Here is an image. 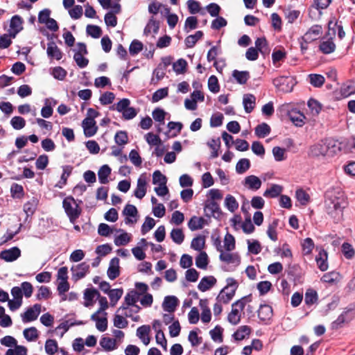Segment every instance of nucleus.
Listing matches in <instances>:
<instances>
[{"label": "nucleus", "instance_id": "obj_43", "mask_svg": "<svg viewBox=\"0 0 355 355\" xmlns=\"http://www.w3.org/2000/svg\"><path fill=\"white\" fill-rule=\"evenodd\" d=\"M224 205L230 212L232 213L239 208V202L236 201V198L230 194L227 195L225 197Z\"/></svg>", "mask_w": 355, "mask_h": 355}, {"label": "nucleus", "instance_id": "obj_42", "mask_svg": "<svg viewBox=\"0 0 355 355\" xmlns=\"http://www.w3.org/2000/svg\"><path fill=\"white\" fill-rule=\"evenodd\" d=\"M209 263L207 254L205 251H201L196 257V266L200 269H206Z\"/></svg>", "mask_w": 355, "mask_h": 355}, {"label": "nucleus", "instance_id": "obj_45", "mask_svg": "<svg viewBox=\"0 0 355 355\" xmlns=\"http://www.w3.org/2000/svg\"><path fill=\"white\" fill-rule=\"evenodd\" d=\"M219 258L222 261L228 263H235L237 266L239 265L241 262L240 257L238 254H232L230 253H225L223 252L220 253Z\"/></svg>", "mask_w": 355, "mask_h": 355}, {"label": "nucleus", "instance_id": "obj_35", "mask_svg": "<svg viewBox=\"0 0 355 355\" xmlns=\"http://www.w3.org/2000/svg\"><path fill=\"white\" fill-rule=\"evenodd\" d=\"M203 35L204 33L202 31H198L193 35H189L184 40L185 46L187 48H193Z\"/></svg>", "mask_w": 355, "mask_h": 355}, {"label": "nucleus", "instance_id": "obj_41", "mask_svg": "<svg viewBox=\"0 0 355 355\" xmlns=\"http://www.w3.org/2000/svg\"><path fill=\"white\" fill-rule=\"evenodd\" d=\"M85 323L86 322L83 320H77V321H73V322L71 321L70 320H65V321L62 322V323H60L56 327V330L61 329H63V331L61 334V336H62L69 330V329L71 327L76 326V325H83V324H85Z\"/></svg>", "mask_w": 355, "mask_h": 355}, {"label": "nucleus", "instance_id": "obj_13", "mask_svg": "<svg viewBox=\"0 0 355 355\" xmlns=\"http://www.w3.org/2000/svg\"><path fill=\"white\" fill-rule=\"evenodd\" d=\"M1 259L6 262H12L16 261L21 256V250L17 247H12L10 249L1 251Z\"/></svg>", "mask_w": 355, "mask_h": 355}, {"label": "nucleus", "instance_id": "obj_20", "mask_svg": "<svg viewBox=\"0 0 355 355\" xmlns=\"http://www.w3.org/2000/svg\"><path fill=\"white\" fill-rule=\"evenodd\" d=\"M46 54L50 59H55L56 60H60L63 55L62 51L53 41L48 43Z\"/></svg>", "mask_w": 355, "mask_h": 355}, {"label": "nucleus", "instance_id": "obj_4", "mask_svg": "<svg viewBox=\"0 0 355 355\" xmlns=\"http://www.w3.org/2000/svg\"><path fill=\"white\" fill-rule=\"evenodd\" d=\"M62 207L71 223H74L81 214V209L74 198L71 196L63 199Z\"/></svg>", "mask_w": 355, "mask_h": 355}, {"label": "nucleus", "instance_id": "obj_22", "mask_svg": "<svg viewBox=\"0 0 355 355\" xmlns=\"http://www.w3.org/2000/svg\"><path fill=\"white\" fill-rule=\"evenodd\" d=\"M73 166L71 165H64L62 166V173L60 180L55 185V187L62 189L67 183V180L73 171Z\"/></svg>", "mask_w": 355, "mask_h": 355}, {"label": "nucleus", "instance_id": "obj_56", "mask_svg": "<svg viewBox=\"0 0 355 355\" xmlns=\"http://www.w3.org/2000/svg\"><path fill=\"white\" fill-rule=\"evenodd\" d=\"M318 300V293L313 289H309L306 291L304 297L305 304L308 306H311L315 303Z\"/></svg>", "mask_w": 355, "mask_h": 355}, {"label": "nucleus", "instance_id": "obj_12", "mask_svg": "<svg viewBox=\"0 0 355 355\" xmlns=\"http://www.w3.org/2000/svg\"><path fill=\"white\" fill-rule=\"evenodd\" d=\"M122 214L125 216V224H130L136 223L137 217L138 216V211L137 207L130 204H127L122 211Z\"/></svg>", "mask_w": 355, "mask_h": 355}, {"label": "nucleus", "instance_id": "obj_17", "mask_svg": "<svg viewBox=\"0 0 355 355\" xmlns=\"http://www.w3.org/2000/svg\"><path fill=\"white\" fill-rule=\"evenodd\" d=\"M328 28L329 31H332L331 35L333 36L336 35L337 32L338 36L340 40H343L345 36V33L343 30L342 21L331 19L328 22Z\"/></svg>", "mask_w": 355, "mask_h": 355}, {"label": "nucleus", "instance_id": "obj_55", "mask_svg": "<svg viewBox=\"0 0 355 355\" xmlns=\"http://www.w3.org/2000/svg\"><path fill=\"white\" fill-rule=\"evenodd\" d=\"M168 94V87H163L156 90L152 96V102L157 103L160 100L166 98Z\"/></svg>", "mask_w": 355, "mask_h": 355}, {"label": "nucleus", "instance_id": "obj_53", "mask_svg": "<svg viewBox=\"0 0 355 355\" xmlns=\"http://www.w3.org/2000/svg\"><path fill=\"white\" fill-rule=\"evenodd\" d=\"M205 243V238L203 236H198L193 239L191 248L196 251L201 252V250L204 248Z\"/></svg>", "mask_w": 355, "mask_h": 355}, {"label": "nucleus", "instance_id": "obj_31", "mask_svg": "<svg viewBox=\"0 0 355 355\" xmlns=\"http://www.w3.org/2000/svg\"><path fill=\"white\" fill-rule=\"evenodd\" d=\"M112 169L107 164L103 165L98 171V181L102 184L108 183V177L111 174Z\"/></svg>", "mask_w": 355, "mask_h": 355}, {"label": "nucleus", "instance_id": "obj_5", "mask_svg": "<svg viewBox=\"0 0 355 355\" xmlns=\"http://www.w3.org/2000/svg\"><path fill=\"white\" fill-rule=\"evenodd\" d=\"M353 318V309L345 308L338 316L337 319L331 323V329L332 330H338L343 328L345 324L352 321Z\"/></svg>", "mask_w": 355, "mask_h": 355}, {"label": "nucleus", "instance_id": "obj_9", "mask_svg": "<svg viewBox=\"0 0 355 355\" xmlns=\"http://www.w3.org/2000/svg\"><path fill=\"white\" fill-rule=\"evenodd\" d=\"M41 312V305L35 304L33 306L29 307L21 314L23 322L27 323L35 320Z\"/></svg>", "mask_w": 355, "mask_h": 355}, {"label": "nucleus", "instance_id": "obj_27", "mask_svg": "<svg viewBox=\"0 0 355 355\" xmlns=\"http://www.w3.org/2000/svg\"><path fill=\"white\" fill-rule=\"evenodd\" d=\"M38 203H39L38 199L35 197H33L31 200L27 201L24 205L23 209H24V211L26 214V219L28 217H31L34 214V213L35 212V211L37 209Z\"/></svg>", "mask_w": 355, "mask_h": 355}, {"label": "nucleus", "instance_id": "obj_14", "mask_svg": "<svg viewBox=\"0 0 355 355\" xmlns=\"http://www.w3.org/2000/svg\"><path fill=\"white\" fill-rule=\"evenodd\" d=\"M107 275L110 279L114 280L120 275L119 259L116 257L112 258L109 263Z\"/></svg>", "mask_w": 355, "mask_h": 355}, {"label": "nucleus", "instance_id": "obj_58", "mask_svg": "<svg viewBox=\"0 0 355 355\" xmlns=\"http://www.w3.org/2000/svg\"><path fill=\"white\" fill-rule=\"evenodd\" d=\"M155 225V220L150 216H146L145 221L141 225V234H146L150 230H152Z\"/></svg>", "mask_w": 355, "mask_h": 355}, {"label": "nucleus", "instance_id": "obj_15", "mask_svg": "<svg viewBox=\"0 0 355 355\" xmlns=\"http://www.w3.org/2000/svg\"><path fill=\"white\" fill-rule=\"evenodd\" d=\"M287 115L295 126L302 127L304 125L306 117L300 110L293 109L288 112Z\"/></svg>", "mask_w": 355, "mask_h": 355}, {"label": "nucleus", "instance_id": "obj_10", "mask_svg": "<svg viewBox=\"0 0 355 355\" xmlns=\"http://www.w3.org/2000/svg\"><path fill=\"white\" fill-rule=\"evenodd\" d=\"M141 293L136 290H131L128 291L125 296L124 302L123 304L118 309L117 312L121 310H126L128 309V306L135 305L136 302L139 300V296Z\"/></svg>", "mask_w": 355, "mask_h": 355}, {"label": "nucleus", "instance_id": "obj_46", "mask_svg": "<svg viewBox=\"0 0 355 355\" xmlns=\"http://www.w3.org/2000/svg\"><path fill=\"white\" fill-rule=\"evenodd\" d=\"M250 168V162L247 158L240 159L236 165V172L238 174H243Z\"/></svg>", "mask_w": 355, "mask_h": 355}, {"label": "nucleus", "instance_id": "obj_26", "mask_svg": "<svg viewBox=\"0 0 355 355\" xmlns=\"http://www.w3.org/2000/svg\"><path fill=\"white\" fill-rule=\"evenodd\" d=\"M96 297H100V293L98 291L94 288H86L84 291V306L86 307H89L92 305L94 299Z\"/></svg>", "mask_w": 355, "mask_h": 355}, {"label": "nucleus", "instance_id": "obj_47", "mask_svg": "<svg viewBox=\"0 0 355 355\" xmlns=\"http://www.w3.org/2000/svg\"><path fill=\"white\" fill-rule=\"evenodd\" d=\"M23 335L28 342L34 341L39 337L38 331L35 327L25 329Z\"/></svg>", "mask_w": 355, "mask_h": 355}, {"label": "nucleus", "instance_id": "obj_59", "mask_svg": "<svg viewBox=\"0 0 355 355\" xmlns=\"http://www.w3.org/2000/svg\"><path fill=\"white\" fill-rule=\"evenodd\" d=\"M208 88L209 90L216 94L220 91V85L217 77L214 75H211L208 79Z\"/></svg>", "mask_w": 355, "mask_h": 355}, {"label": "nucleus", "instance_id": "obj_37", "mask_svg": "<svg viewBox=\"0 0 355 355\" xmlns=\"http://www.w3.org/2000/svg\"><path fill=\"white\" fill-rule=\"evenodd\" d=\"M340 93L344 98H347L355 94V83L347 82L342 85L340 89Z\"/></svg>", "mask_w": 355, "mask_h": 355}, {"label": "nucleus", "instance_id": "obj_24", "mask_svg": "<svg viewBox=\"0 0 355 355\" xmlns=\"http://www.w3.org/2000/svg\"><path fill=\"white\" fill-rule=\"evenodd\" d=\"M208 221L202 217L192 216L188 222V227L191 231L202 229L204 225H208Z\"/></svg>", "mask_w": 355, "mask_h": 355}, {"label": "nucleus", "instance_id": "obj_39", "mask_svg": "<svg viewBox=\"0 0 355 355\" xmlns=\"http://www.w3.org/2000/svg\"><path fill=\"white\" fill-rule=\"evenodd\" d=\"M116 232H121V233L114 238V244L116 246L127 245L130 241L129 234L121 229L117 230Z\"/></svg>", "mask_w": 355, "mask_h": 355}, {"label": "nucleus", "instance_id": "obj_2", "mask_svg": "<svg viewBox=\"0 0 355 355\" xmlns=\"http://www.w3.org/2000/svg\"><path fill=\"white\" fill-rule=\"evenodd\" d=\"M345 144L331 138H326L310 146L309 156L313 158L332 157L341 152Z\"/></svg>", "mask_w": 355, "mask_h": 355}, {"label": "nucleus", "instance_id": "obj_49", "mask_svg": "<svg viewBox=\"0 0 355 355\" xmlns=\"http://www.w3.org/2000/svg\"><path fill=\"white\" fill-rule=\"evenodd\" d=\"M279 220L274 219L273 221L269 224L267 230L268 236L273 241H277V233L276 231V228L278 226Z\"/></svg>", "mask_w": 355, "mask_h": 355}, {"label": "nucleus", "instance_id": "obj_8", "mask_svg": "<svg viewBox=\"0 0 355 355\" xmlns=\"http://www.w3.org/2000/svg\"><path fill=\"white\" fill-rule=\"evenodd\" d=\"M204 210L208 218L212 216L214 218L220 220L223 215L219 205L214 200H207L205 202Z\"/></svg>", "mask_w": 355, "mask_h": 355}, {"label": "nucleus", "instance_id": "obj_28", "mask_svg": "<svg viewBox=\"0 0 355 355\" xmlns=\"http://www.w3.org/2000/svg\"><path fill=\"white\" fill-rule=\"evenodd\" d=\"M232 76L239 85L245 84L250 78L248 71H239L237 69L232 71Z\"/></svg>", "mask_w": 355, "mask_h": 355}, {"label": "nucleus", "instance_id": "obj_11", "mask_svg": "<svg viewBox=\"0 0 355 355\" xmlns=\"http://www.w3.org/2000/svg\"><path fill=\"white\" fill-rule=\"evenodd\" d=\"M322 33V26L315 24L312 26L301 37L305 43H310L318 39V36Z\"/></svg>", "mask_w": 355, "mask_h": 355}, {"label": "nucleus", "instance_id": "obj_63", "mask_svg": "<svg viewBox=\"0 0 355 355\" xmlns=\"http://www.w3.org/2000/svg\"><path fill=\"white\" fill-rule=\"evenodd\" d=\"M10 124L15 130H19L25 127L26 121L21 116H15L11 119Z\"/></svg>", "mask_w": 355, "mask_h": 355}, {"label": "nucleus", "instance_id": "obj_57", "mask_svg": "<svg viewBox=\"0 0 355 355\" xmlns=\"http://www.w3.org/2000/svg\"><path fill=\"white\" fill-rule=\"evenodd\" d=\"M86 32L87 35L95 39L100 37L102 34V30L100 26L92 24L87 26Z\"/></svg>", "mask_w": 355, "mask_h": 355}, {"label": "nucleus", "instance_id": "obj_25", "mask_svg": "<svg viewBox=\"0 0 355 355\" xmlns=\"http://www.w3.org/2000/svg\"><path fill=\"white\" fill-rule=\"evenodd\" d=\"M216 282V279L214 276H205L200 281L198 288L202 292H205L214 286Z\"/></svg>", "mask_w": 355, "mask_h": 355}, {"label": "nucleus", "instance_id": "obj_23", "mask_svg": "<svg viewBox=\"0 0 355 355\" xmlns=\"http://www.w3.org/2000/svg\"><path fill=\"white\" fill-rule=\"evenodd\" d=\"M257 312L259 320L263 322L270 320L273 315L272 306L266 304H261Z\"/></svg>", "mask_w": 355, "mask_h": 355}, {"label": "nucleus", "instance_id": "obj_62", "mask_svg": "<svg viewBox=\"0 0 355 355\" xmlns=\"http://www.w3.org/2000/svg\"><path fill=\"white\" fill-rule=\"evenodd\" d=\"M10 193L13 198H21L24 194V188L19 184L13 183L10 187Z\"/></svg>", "mask_w": 355, "mask_h": 355}, {"label": "nucleus", "instance_id": "obj_36", "mask_svg": "<svg viewBox=\"0 0 355 355\" xmlns=\"http://www.w3.org/2000/svg\"><path fill=\"white\" fill-rule=\"evenodd\" d=\"M283 187L279 184H273L272 186L266 189L263 193V196L266 198H275L278 197L282 192Z\"/></svg>", "mask_w": 355, "mask_h": 355}, {"label": "nucleus", "instance_id": "obj_6", "mask_svg": "<svg viewBox=\"0 0 355 355\" xmlns=\"http://www.w3.org/2000/svg\"><path fill=\"white\" fill-rule=\"evenodd\" d=\"M275 87L284 93L291 92L295 85V80L291 76H279L272 80Z\"/></svg>", "mask_w": 355, "mask_h": 355}, {"label": "nucleus", "instance_id": "obj_34", "mask_svg": "<svg viewBox=\"0 0 355 355\" xmlns=\"http://www.w3.org/2000/svg\"><path fill=\"white\" fill-rule=\"evenodd\" d=\"M251 332V329L249 326L243 325L232 334V338L236 340L240 341L243 340L246 336H249Z\"/></svg>", "mask_w": 355, "mask_h": 355}, {"label": "nucleus", "instance_id": "obj_61", "mask_svg": "<svg viewBox=\"0 0 355 355\" xmlns=\"http://www.w3.org/2000/svg\"><path fill=\"white\" fill-rule=\"evenodd\" d=\"M114 141L119 146L125 145L128 142V134L124 130L118 131L114 136Z\"/></svg>", "mask_w": 355, "mask_h": 355}, {"label": "nucleus", "instance_id": "obj_48", "mask_svg": "<svg viewBox=\"0 0 355 355\" xmlns=\"http://www.w3.org/2000/svg\"><path fill=\"white\" fill-rule=\"evenodd\" d=\"M171 238L174 243L180 245L184 239L183 231L179 228H173L171 232Z\"/></svg>", "mask_w": 355, "mask_h": 355}, {"label": "nucleus", "instance_id": "obj_40", "mask_svg": "<svg viewBox=\"0 0 355 355\" xmlns=\"http://www.w3.org/2000/svg\"><path fill=\"white\" fill-rule=\"evenodd\" d=\"M271 129L268 124L262 123L254 128L255 135L259 138H264L270 133Z\"/></svg>", "mask_w": 355, "mask_h": 355}, {"label": "nucleus", "instance_id": "obj_32", "mask_svg": "<svg viewBox=\"0 0 355 355\" xmlns=\"http://www.w3.org/2000/svg\"><path fill=\"white\" fill-rule=\"evenodd\" d=\"M335 49L336 44L331 37L326 41L321 42L319 45V50L324 54H330L334 52Z\"/></svg>", "mask_w": 355, "mask_h": 355}, {"label": "nucleus", "instance_id": "obj_18", "mask_svg": "<svg viewBox=\"0 0 355 355\" xmlns=\"http://www.w3.org/2000/svg\"><path fill=\"white\" fill-rule=\"evenodd\" d=\"M178 306V299L174 295H168L164 297L162 308L164 311L173 313Z\"/></svg>", "mask_w": 355, "mask_h": 355}, {"label": "nucleus", "instance_id": "obj_44", "mask_svg": "<svg viewBox=\"0 0 355 355\" xmlns=\"http://www.w3.org/2000/svg\"><path fill=\"white\" fill-rule=\"evenodd\" d=\"M310 84L314 87H321L325 81V78L322 75L317 73H311L309 75Z\"/></svg>", "mask_w": 355, "mask_h": 355}, {"label": "nucleus", "instance_id": "obj_21", "mask_svg": "<svg viewBox=\"0 0 355 355\" xmlns=\"http://www.w3.org/2000/svg\"><path fill=\"white\" fill-rule=\"evenodd\" d=\"M146 179L141 175L137 180V188L134 191L135 196L138 199H142L146 193Z\"/></svg>", "mask_w": 355, "mask_h": 355}, {"label": "nucleus", "instance_id": "obj_1", "mask_svg": "<svg viewBox=\"0 0 355 355\" xmlns=\"http://www.w3.org/2000/svg\"><path fill=\"white\" fill-rule=\"evenodd\" d=\"M347 205V198L340 188H333L327 191L324 200L325 210L335 223L342 220L343 210Z\"/></svg>", "mask_w": 355, "mask_h": 355}, {"label": "nucleus", "instance_id": "obj_19", "mask_svg": "<svg viewBox=\"0 0 355 355\" xmlns=\"http://www.w3.org/2000/svg\"><path fill=\"white\" fill-rule=\"evenodd\" d=\"M261 180L256 175H250L245 178L243 184L250 190L257 191L261 187Z\"/></svg>", "mask_w": 355, "mask_h": 355}, {"label": "nucleus", "instance_id": "obj_33", "mask_svg": "<svg viewBox=\"0 0 355 355\" xmlns=\"http://www.w3.org/2000/svg\"><path fill=\"white\" fill-rule=\"evenodd\" d=\"M159 29V22L154 19L153 17H150L144 30V35L147 36L152 31L153 33L157 34Z\"/></svg>", "mask_w": 355, "mask_h": 355}, {"label": "nucleus", "instance_id": "obj_30", "mask_svg": "<svg viewBox=\"0 0 355 355\" xmlns=\"http://www.w3.org/2000/svg\"><path fill=\"white\" fill-rule=\"evenodd\" d=\"M315 261L321 271H326L328 269L327 252L324 250H321L315 257Z\"/></svg>", "mask_w": 355, "mask_h": 355}, {"label": "nucleus", "instance_id": "obj_7", "mask_svg": "<svg viewBox=\"0 0 355 355\" xmlns=\"http://www.w3.org/2000/svg\"><path fill=\"white\" fill-rule=\"evenodd\" d=\"M89 265L86 262H82L78 265L73 266L71 268L72 280L78 282L84 278L89 272Z\"/></svg>", "mask_w": 355, "mask_h": 355}, {"label": "nucleus", "instance_id": "obj_54", "mask_svg": "<svg viewBox=\"0 0 355 355\" xmlns=\"http://www.w3.org/2000/svg\"><path fill=\"white\" fill-rule=\"evenodd\" d=\"M57 341L54 339H48L45 343V352L49 355H54L58 351Z\"/></svg>", "mask_w": 355, "mask_h": 355}, {"label": "nucleus", "instance_id": "obj_51", "mask_svg": "<svg viewBox=\"0 0 355 355\" xmlns=\"http://www.w3.org/2000/svg\"><path fill=\"white\" fill-rule=\"evenodd\" d=\"M187 67V62L183 59L180 58L173 64V69L177 74L184 73Z\"/></svg>", "mask_w": 355, "mask_h": 355}, {"label": "nucleus", "instance_id": "obj_16", "mask_svg": "<svg viewBox=\"0 0 355 355\" xmlns=\"http://www.w3.org/2000/svg\"><path fill=\"white\" fill-rule=\"evenodd\" d=\"M82 127L86 137H93L98 130V126L96 125L95 120L83 119L82 121Z\"/></svg>", "mask_w": 355, "mask_h": 355}, {"label": "nucleus", "instance_id": "obj_29", "mask_svg": "<svg viewBox=\"0 0 355 355\" xmlns=\"http://www.w3.org/2000/svg\"><path fill=\"white\" fill-rule=\"evenodd\" d=\"M256 98L253 94H244L243 98V105L246 113H250L254 108Z\"/></svg>", "mask_w": 355, "mask_h": 355}, {"label": "nucleus", "instance_id": "obj_52", "mask_svg": "<svg viewBox=\"0 0 355 355\" xmlns=\"http://www.w3.org/2000/svg\"><path fill=\"white\" fill-rule=\"evenodd\" d=\"M143 48L144 44L141 42L133 40L129 46V53L132 56L136 55L143 50Z\"/></svg>", "mask_w": 355, "mask_h": 355}, {"label": "nucleus", "instance_id": "obj_38", "mask_svg": "<svg viewBox=\"0 0 355 355\" xmlns=\"http://www.w3.org/2000/svg\"><path fill=\"white\" fill-rule=\"evenodd\" d=\"M100 345L106 352L112 351L116 348V340L112 338L103 336L100 340Z\"/></svg>", "mask_w": 355, "mask_h": 355}, {"label": "nucleus", "instance_id": "obj_50", "mask_svg": "<svg viewBox=\"0 0 355 355\" xmlns=\"http://www.w3.org/2000/svg\"><path fill=\"white\" fill-rule=\"evenodd\" d=\"M223 329L216 325L213 329L209 331L210 336L214 342L222 343L223 342Z\"/></svg>", "mask_w": 355, "mask_h": 355}, {"label": "nucleus", "instance_id": "obj_60", "mask_svg": "<svg viewBox=\"0 0 355 355\" xmlns=\"http://www.w3.org/2000/svg\"><path fill=\"white\" fill-rule=\"evenodd\" d=\"M295 197L297 200L302 205H306L310 200L309 194L302 189H297L295 191Z\"/></svg>", "mask_w": 355, "mask_h": 355}, {"label": "nucleus", "instance_id": "obj_64", "mask_svg": "<svg viewBox=\"0 0 355 355\" xmlns=\"http://www.w3.org/2000/svg\"><path fill=\"white\" fill-rule=\"evenodd\" d=\"M115 98V95L112 92H105L102 94L99 98L101 105H107L111 104Z\"/></svg>", "mask_w": 355, "mask_h": 355}, {"label": "nucleus", "instance_id": "obj_3", "mask_svg": "<svg viewBox=\"0 0 355 355\" xmlns=\"http://www.w3.org/2000/svg\"><path fill=\"white\" fill-rule=\"evenodd\" d=\"M227 285L220 291L216 297V301L223 304H228L234 297L238 288V282L232 277L226 279Z\"/></svg>", "mask_w": 355, "mask_h": 355}]
</instances>
